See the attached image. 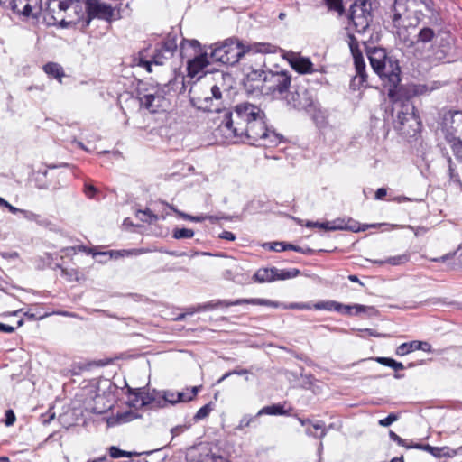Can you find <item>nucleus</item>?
<instances>
[{"instance_id":"f257e3e1","label":"nucleus","mask_w":462,"mask_h":462,"mask_svg":"<svg viewBox=\"0 0 462 462\" xmlns=\"http://www.w3.org/2000/svg\"><path fill=\"white\" fill-rule=\"evenodd\" d=\"M216 135L227 143L247 142L263 147H275L283 139L282 134L267 128L263 111L250 103L238 104L233 112L225 113Z\"/></svg>"},{"instance_id":"f03ea898","label":"nucleus","mask_w":462,"mask_h":462,"mask_svg":"<svg viewBox=\"0 0 462 462\" xmlns=\"http://www.w3.org/2000/svg\"><path fill=\"white\" fill-rule=\"evenodd\" d=\"M396 34L403 42L408 41L409 29H415L424 18L431 25L439 26L441 19L432 0H394L388 13Z\"/></svg>"},{"instance_id":"7ed1b4c3","label":"nucleus","mask_w":462,"mask_h":462,"mask_svg":"<svg viewBox=\"0 0 462 462\" xmlns=\"http://www.w3.org/2000/svg\"><path fill=\"white\" fill-rule=\"evenodd\" d=\"M274 46L270 43H244L237 38H228L212 47L210 58L225 65H235L240 60H252L258 54L273 53Z\"/></svg>"},{"instance_id":"20e7f679","label":"nucleus","mask_w":462,"mask_h":462,"mask_svg":"<svg viewBox=\"0 0 462 462\" xmlns=\"http://www.w3.org/2000/svg\"><path fill=\"white\" fill-rule=\"evenodd\" d=\"M85 16V4L80 0H50L44 20L48 25L67 28L79 23Z\"/></svg>"},{"instance_id":"39448f33","label":"nucleus","mask_w":462,"mask_h":462,"mask_svg":"<svg viewBox=\"0 0 462 462\" xmlns=\"http://www.w3.org/2000/svg\"><path fill=\"white\" fill-rule=\"evenodd\" d=\"M367 56L373 70L382 79H387L390 85L395 88L401 80L398 61L388 56L383 48L369 49Z\"/></svg>"},{"instance_id":"423d86ee","label":"nucleus","mask_w":462,"mask_h":462,"mask_svg":"<svg viewBox=\"0 0 462 462\" xmlns=\"http://www.w3.org/2000/svg\"><path fill=\"white\" fill-rule=\"evenodd\" d=\"M291 81V77L286 70H266L262 85H256L255 88H261L265 95L279 98L289 89Z\"/></svg>"},{"instance_id":"0eeeda50","label":"nucleus","mask_w":462,"mask_h":462,"mask_svg":"<svg viewBox=\"0 0 462 462\" xmlns=\"http://www.w3.org/2000/svg\"><path fill=\"white\" fill-rule=\"evenodd\" d=\"M377 6L375 0H356L350 8L349 28L357 33H364L372 21V11Z\"/></svg>"},{"instance_id":"6e6552de","label":"nucleus","mask_w":462,"mask_h":462,"mask_svg":"<svg viewBox=\"0 0 462 462\" xmlns=\"http://www.w3.org/2000/svg\"><path fill=\"white\" fill-rule=\"evenodd\" d=\"M393 124L394 128L404 135H412L419 131L420 123L415 114V107L409 99L401 103L400 110L397 111Z\"/></svg>"},{"instance_id":"1a4fd4ad","label":"nucleus","mask_w":462,"mask_h":462,"mask_svg":"<svg viewBox=\"0 0 462 462\" xmlns=\"http://www.w3.org/2000/svg\"><path fill=\"white\" fill-rule=\"evenodd\" d=\"M178 79L175 78L173 81L170 80L162 87H157L152 93L143 94L139 97L141 106L144 107L151 113H157L159 111H165L170 106V102L166 95L173 90V85L177 82Z\"/></svg>"},{"instance_id":"9d476101","label":"nucleus","mask_w":462,"mask_h":462,"mask_svg":"<svg viewBox=\"0 0 462 462\" xmlns=\"http://www.w3.org/2000/svg\"><path fill=\"white\" fill-rule=\"evenodd\" d=\"M199 42L196 40H182L180 45V51L182 57L187 55L188 48L194 50L195 57L188 60V75L191 78L199 76V73L209 64L207 53H200Z\"/></svg>"},{"instance_id":"9b49d317","label":"nucleus","mask_w":462,"mask_h":462,"mask_svg":"<svg viewBox=\"0 0 462 462\" xmlns=\"http://www.w3.org/2000/svg\"><path fill=\"white\" fill-rule=\"evenodd\" d=\"M191 102L200 110L211 113L220 112L223 106L222 93L219 88L214 85L210 89V96L197 97L193 95Z\"/></svg>"},{"instance_id":"f8f14e48","label":"nucleus","mask_w":462,"mask_h":462,"mask_svg":"<svg viewBox=\"0 0 462 462\" xmlns=\"http://www.w3.org/2000/svg\"><path fill=\"white\" fill-rule=\"evenodd\" d=\"M86 8V25H88L93 18L103 19L107 22L116 20V10L110 5L101 3L98 0H87Z\"/></svg>"},{"instance_id":"ddd939ff","label":"nucleus","mask_w":462,"mask_h":462,"mask_svg":"<svg viewBox=\"0 0 462 462\" xmlns=\"http://www.w3.org/2000/svg\"><path fill=\"white\" fill-rule=\"evenodd\" d=\"M285 100L288 106L297 110H307L313 105L312 95L305 88H298L290 92Z\"/></svg>"},{"instance_id":"4468645a","label":"nucleus","mask_w":462,"mask_h":462,"mask_svg":"<svg viewBox=\"0 0 462 462\" xmlns=\"http://www.w3.org/2000/svg\"><path fill=\"white\" fill-rule=\"evenodd\" d=\"M11 8L26 18H38L42 10V0H12Z\"/></svg>"},{"instance_id":"2eb2a0df","label":"nucleus","mask_w":462,"mask_h":462,"mask_svg":"<svg viewBox=\"0 0 462 462\" xmlns=\"http://www.w3.org/2000/svg\"><path fill=\"white\" fill-rule=\"evenodd\" d=\"M242 304H252V305H264L273 308H280L282 307V303L277 301H272L270 300L264 299H239L236 300H217L211 301L205 305L204 309H216V308H227L231 306H237Z\"/></svg>"},{"instance_id":"dca6fc26","label":"nucleus","mask_w":462,"mask_h":462,"mask_svg":"<svg viewBox=\"0 0 462 462\" xmlns=\"http://www.w3.org/2000/svg\"><path fill=\"white\" fill-rule=\"evenodd\" d=\"M422 23H424V25L417 33L415 40L408 37L407 42H404L407 47H412L416 52L424 48L427 44L433 42L437 37V33L432 28L433 25L430 24L429 21H423Z\"/></svg>"},{"instance_id":"f3484780","label":"nucleus","mask_w":462,"mask_h":462,"mask_svg":"<svg viewBox=\"0 0 462 462\" xmlns=\"http://www.w3.org/2000/svg\"><path fill=\"white\" fill-rule=\"evenodd\" d=\"M347 42L354 59L356 72V77H358L361 82H365L367 77L365 72V62L362 55V51L359 49L358 41L352 33H348Z\"/></svg>"},{"instance_id":"a211bd4d","label":"nucleus","mask_w":462,"mask_h":462,"mask_svg":"<svg viewBox=\"0 0 462 462\" xmlns=\"http://www.w3.org/2000/svg\"><path fill=\"white\" fill-rule=\"evenodd\" d=\"M442 131L446 132V137L455 136L454 133L460 131L462 127V111H448L444 114L442 123Z\"/></svg>"},{"instance_id":"6ab92c4d","label":"nucleus","mask_w":462,"mask_h":462,"mask_svg":"<svg viewBox=\"0 0 462 462\" xmlns=\"http://www.w3.org/2000/svg\"><path fill=\"white\" fill-rule=\"evenodd\" d=\"M199 388L194 386L190 389H187L186 392H172L167 391L164 392L163 399L165 402L175 404L177 402H189L191 401L198 393Z\"/></svg>"},{"instance_id":"aec40b11","label":"nucleus","mask_w":462,"mask_h":462,"mask_svg":"<svg viewBox=\"0 0 462 462\" xmlns=\"http://www.w3.org/2000/svg\"><path fill=\"white\" fill-rule=\"evenodd\" d=\"M331 229L335 230H349L352 232L365 231L368 227H374L375 225H365L363 227L360 226L359 223L350 217L348 218H337L331 221Z\"/></svg>"},{"instance_id":"412c9836","label":"nucleus","mask_w":462,"mask_h":462,"mask_svg":"<svg viewBox=\"0 0 462 462\" xmlns=\"http://www.w3.org/2000/svg\"><path fill=\"white\" fill-rule=\"evenodd\" d=\"M152 51L150 48H144L138 51L133 56L132 65L141 67L146 69L147 72L151 73L152 70Z\"/></svg>"},{"instance_id":"4be33fe9","label":"nucleus","mask_w":462,"mask_h":462,"mask_svg":"<svg viewBox=\"0 0 462 462\" xmlns=\"http://www.w3.org/2000/svg\"><path fill=\"white\" fill-rule=\"evenodd\" d=\"M423 350L425 352H431V346L425 341H411L401 344L396 349V355L405 356L415 350Z\"/></svg>"},{"instance_id":"5701e85b","label":"nucleus","mask_w":462,"mask_h":462,"mask_svg":"<svg viewBox=\"0 0 462 462\" xmlns=\"http://www.w3.org/2000/svg\"><path fill=\"white\" fill-rule=\"evenodd\" d=\"M275 275H277V268H260L254 274V279L257 282H272L275 281Z\"/></svg>"},{"instance_id":"b1692460","label":"nucleus","mask_w":462,"mask_h":462,"mask_svg":"<svg viewBox=\"0 0 462 462\" xmlns=\"http://www.w3.org/2000/svg\"><path fill=\"white\" fill-rule=\"evenodd\" d=\"M293 69L301 74L311 73L313 64L308 58L298 57L291 60Z\"/></svg>"},{"instance_id":"393cba45","label":"nucleus","mask_w":462,"mask_h":462,"mask_svg":"<svg viewBox=\"0 0 462 462\" xmlns=\"http://www.w3.org/2000/svg\"><path fill=\"white\" fill-rule=\"evenodd\" d=\"M289 411L285 409V403H277L273 404L269 406H265L259 410V411L256 413V416H262V415H272V416H277V415H286Z\"/></svg>"},{"instance_id":"a878e982","label":"nucleus","mask_w":462,"mask_h":462,"mask_svg":"<svg viewBox=\"0 0 462 462\" xmlns=\"http://www.w3.org/2000/svg\"><path fill=\"white\" fill-rule=\"evenodd\" d=\"M43 70L47 75L59 79L60 82L65 75L62 67L56 62H48L43 66Z\"/></svg>"},{"instance_id":"bb28decb","label":"nucleus","mask_w":462,"mask_h":462,"mask_svg":"<svg viewBox=\"0 0 462 462\" xmlns=\"http://www.w3.org/2000/svg\"><path fill=\"white\" fill-rule=\"evenodd\" d=\"M410 258H411V254L409 253H404L402 254H399L396 256L388 257L385 260L375 261L374 263L377 264L388 263L393 266H398V265H402V264H405L406 263H408L410 261Z\"/></svg>"},{"instance_id":"cd10ccee","label":"nucleus","mask_w":462,"mask_h":462,"mask_svg":"<svg viewBox=\"0 0 462 462\" xmlns=\"http://www.w3.org/2000/svg\"><path fill=\"white\" fill-rule=\"evenodd\" d=\"M178 47L177 41L175 37L169 36L159 48L162 51H163L162 56L166 59H170L174 51H176Z\"/></svg>"},{"instance_id":"c85d7f7f","label":"nucleus","mask_w":462,"mask_h":462,"mask_svg":"<svg viewBox=\"0 0 462 462\" xmlns=\"http://www.w3.org/2000/svg\"><path fill=\"white\" fill-rule=\"evenodd\" d=\"M244 74L247 81H257L262 85L263 78L266 70H261L258 68L247 67L244 68Z\"/></svg>"},{"instance_id":"c756f323","label":"nucleus","mask_w":462,"mask_h":462,"mask_svg":"<svg viewBox=\"0 0 462 462\" xmlns=\"http://www.w3.org/2000/svg\"><path fill=\"white\" fill-rule=\"evenodd\" d=\"M447 141L450 144V148L455 155V157L462 162V140L460 138H457L456 136L449 135L447 136Z\"/></svg>"},{"instance_id":"7c9ffc66","label":"nucleus","mask_w":462,"mask_h":462,"mask_svg":"<svg viewBox=\"0 0 462 462\" xmlns=\"http://www.w3.org/2000/svg\"><path fill=\"white\" fill-rule=\"evenodd\" d=\"M314 308L316 310H335L337 312L342 311V303L334 301V300H328V301H322L319 302L314 305Z\"/></svg>"},{"instance_id":"2f4dec72","label":"nucleus","mask_w":462,"mask_h":462,"mask_svg":"<svg viewBox=\"0 0 462 462\" xmlns=\"http://www.w3.org/2000/svg\"><path fill=\"white\" fill-rule=\"evenodd\" d=\"M431 455L435 457H453L457 455V451L449 448L448 447H434Z\"/></svg>"},{"instance_id":"473e14b6","label":"nucleus","mask_w":462,"mask_h":462,"mask_svg":"<svg viewBox=\"0 0 462 462\" xmlns=\"http://www.w3.org/2000/svg\"><path fill=\"white\" fill-rule=\"evenodd\" d=\"M171 208L173 209L181 218H183L185 220H189L192 222H202L207 219L213 221L215 219L212 216H208V215L191 216V215L183 213L181 211H179L173 208Z\"/></svg>"},{"instance_id":"72a5a7b5","label":"nucleus","mask_w":462,"mask_h":462,"mask_svg":"<svg viewBox=\"0 0 462 462\" xmlns=\"http://www.w3.org/2000/svg\"><path fill=\"white\" fill-rule=\"evenodd\" d=\"M375 360L377 363H379L383 365H385V366H389V367L394 369L395 371L404 369V366L401 362H397L394 359L390 358V357H377Z\"/></svg>"},{"instance_id":"f704fd0d","label":"nucleus","mask_w":462,"mask_h":462,"mask_svg":"<svg viewBox=\"0 0 462 462\" xmlns=\"http://www.w3.org/2000/svg\"><path fill=\"white\" fill-rule=\"evenodd\" d=\"M369 309H372V308L365 306V305H361V304H354V305H344V304H342V311H341V313H344V314H346V315H351V314H353L351 310H355L354 314L357 315V314H359L361 312L366 311Z\"/></svg>"},{"instance_id":"c9c22d12","label":"nucleus","mask_w":462,"mask_h":462,"mask_svg":"<svg viewBox=\"0 0 462 462\" xmlns=\"http://www.w3.org/2000/svg\"><path fill=\"white\" fill-rule=\"evenodd\" d=\"M136 217L143 222L153 223L158 219V217L154 215L150 209L146 210H138L136 212Z\"/></svg>"},{"instance_id":"e433bc0d","label":"nucleus","mask_w":462,"mask_h":462,"mask_svg":"<svg viewBox=\"0 0 462 462\" xmlns=\"http://www.w3.org/2000/svg\"><path fill=\"white\" fill-rule=\"evenodd\" d=\"M299 273H300V271L298 269H291V270L277 269V275H275V281L294 278V277L298 276Z\"/></svg>"},{"instance_id":"4c0bfd02","label":"nucleus","mask_w":462,"mask_h":462,"mask_svg":"<svg viewBox=\"0 0 462 462\" xmlns=\"http://www.w3.org/2000/svg\"><path fill=\"white\" fill-rule=\"evenodd\" d=\"M213 406L214 405L212 402H208L205 404L203 407H201L194 415V420L198 421L208 417L209 413L213 411Z\"/></svg>"},{"instance_id":"58836bf2","label":"nucleus","mask_w":462,"mask_h":462,"mask_svg":"<svg viewBox=\"0 0 462 462\" xmlns=\"http://www.w3.org/2000/svg\"><path fill=\"white\" fill-rule=\"evenodd\" d=\"M172 236L175 239L191 238L194 236V231L189 228H176L173 230Z\"/></svg>"},{"instance_id":"ea45409f","label":"nucleus","mask_w":462,"mask_h":462,"mask_svg":"<svg viewBox=\"0 0 462 462\" xmlns=\"http://www.w3.org/2000/svg\"><path fill=\"white\" fill-rule=\"evenodd\" d=\"M61 269V273L63 276H65L67 278L68 281L69 282H74V281H79L81 279V276L79 273L78 270L76 269H67V268H60Z\"/></svg>"},{"instance_id":"a19ab883","label":"nucleus","mask_w":462,"mask_h":462,"mask_svg":"<svg viewBox=\"0 0 462 462\" xmlns=\"http://www.w3.org/2000/svg\"><path fill=\"white\" fill-rule=\"evenodd\" d=\"M328 8L341 14L344 11L342 0H325Z\"/></svg>"},{"instance_id":"79ce46f5","label":"nucleus","mask_w":462,"mask_h":462,"mask_svg":"<svg viewBox=\"0 0 462 462\" xmlns=\"http://www.w3.org/2000/svg\"><path fill=\"white\" fill-rule=\"evenodd\" d=\"M163 51H162L160 49L155 50L152 52V65H162L164 62V60H167L162 56Z\"/></svg>"},{"instance_id":"37998d69","label":"nucleus","mask_w":462,"mask_h":462,"mask_svg":"<svg viewBox=\"0 0 462 462\" xmlns=\"http://www.w3.org/2000/svg\"><path fill=\"white\" fill-rule=\"evenodd\" d=\"M256 415L254 417L245 415L239 421V424L237 426V429L242 430L245 428L249 427L256 419Z\"/></svg>"},{"instance_id":"c03bdc74","label":"nucleus","mask_w":462,"mask_h":462,"mask_svg":"<svg viewBox=\"0 0 462 462\" xmlns=\"http://www.w3.org/2000/svg\"><path fill=\"white\" fill-rule=\"evenodd\" d=\"M398 415L395 413H390L386 418L382 419L378 421L379 425L382 427H388L394 421L398 420Z\"/></svg>"},{"instance_id":"a18cd8bd","label":"nucleus","mask_w":462,"mask_h":462,"mask_svg":"<svg viewBox=\"0 0 462 462\" xmlns=\"http://www.w3.org/2000/svg\"><path fill=\"white\" fill-rule=\"evenodd\" d=\"M448 172H449L450 179L456 182H460L458 174L455 172V169L453 167V162L450 157L448 158Z\"/></svg>"},{"instance_id":"49530a36","label":"nucleus","mask_w":462,"mask_h":462,"mask_svg":"<svg viewBox=\"0 0 462 462\" xmlns=\"http://www.w3.org/2000/svg\"><path fill=\"white\" fill-rule=\"evenodd\" d=\"M109 455L113 458H119L124 457V450H121L119 448L116 446H112L109 448Z\"/></svg>"},{"instance_id":"de8ad7c7","label":"nucleus","mask_w":462,"mask_h":462,"mask_svg":"<svg viewBox=\"0 0 462 462\" xmlns=\"http://www.w3.org/2000/svg\"><path fill=\"white\" fill-rule=\"evenodd\" d=\"M389 437L390 439L397 443L399 446H406V439H402L400 436H398L395 432L390 430L389 431Z\"/></svg>"},{"instance_id":"09e8293b","label":"nucleus","mask_w":462,"mask_h":462,"mask_svg":"<svg viewBox=\"0 0 462 462\" xmlns=\"http://www.w3.org/2000/svg\"><path fill=\"white\" fill-rule=\"evenodd\" d=\"M283 309H299V310H310V306L308 303H291L290 305H282Z\"/></svg>"},{"instance_id":"8fccbe9b","label":"nucleus","mask_w":462,"mask_h":462,"mask_svg":"<svg viewBox=\"0 0 462 462\" xmlns=\"http://www.w3.org/2000/svg\"><path fill=\"white\" fill-rule=\"evenodd\" d=\"M15 421V415L12 410H7L5 411V425L11 426Z\"/></svg>"},{"instance_id":"3c124183","label":"nucleus","mask_w":462,"mask_h":462,"mask_svg":"<svg viewBox=\"0 0 462 462\" xmlns=\"http://www.w3.org/2000/svg\"><path fill=\"white\" fill-rule=\"evenodd\" d=\"M0 206L5 207L9 209L10 212L15 214L17 212H22L21 209L12 206L10 203H8L6 200H5L3 198L0 197Z\"/></svg>"},{"instance_id":"603ef678","label":"nucleus","mask_w":462,"mask_h":462,"mask_svg":"<svg viewBox=\"0 0 462 462\" xmlns=\"http://www.w3.org/2000/svg\"><path fill=\"white\" fill-rule=\"evenodd\" d=\"M144 251L143 250H132V251H123V252H120V251H116V252H110L111 255L116 254H118V255H125V254H142L143 253Z\"/></svg>"},{"instance_id":"864d4df0","label":"nucleus","mask_w":462,"mask_h":462,"mask_svg":"<svg viewBox=\"0 0 462 462\" xmlns=\"http://www.w3.org/2000/svg\"><path fill=\"white\" fill-rule=\"evenodd\" d=\"M219 237L228 241H234L236 239L235 234L230 231H224L219 235Z\"/></svg>"},{"instance_id":"5fc2aeb1","label":"nucleus","mask_w":462,"mask_h":462,"mask_svg":"<svg viewBox=\"0 0 462 462\" xmlns=\"http://www.w3.org/2000/svg\"><path fill=\"white\" fill-rule=\"evenodd\" d=\"M270 248L273 251L282 252L287 250V245L283 243H274Z\"/></svg>"},{"instance_id":"6e6d98bb","label":"nucleus","mask_w":462,"mask_h":462,"mask_svg":"<svg viewBox=\"0 0 462 462\" xmlns=\"http://www.w3.org/2000/svg\"><path fill=\"white\" fill-rule=\"evenodd\" d=\"M15 328L12 326L0 323V331L5 333H13Z\"/></svg>"},{"instance_id":"4d7b16f0","label":"nucleus","mask_w":462,"mask_h":462,"mask_svg":"<svg viewBox=\"0 0 462 462\" xmlns=\"http://www.w3.org/2000/svg\"><path fill=\"white\" fill-rule=\"evenodd\" d=\"M96 191L97 190H96L95 187H93L91 185H87L85 188V193L88 198H93Z\"/></svg>"},{"instance_id":"13d9d810","label":"nucleus","mask_w":462,"mask_h":462,"mask_svg":"<svg viewBox=\"0 0 462 462\" xmlns=\"http://www.w3.org/2000/svg\"><path fill=\"white\" fill-rule=\"evenodd\" d=\"M387 194V190L384 188H380L375 192V199H383Z\"/></svg>"},{"instance_id":"bf43d9fd","label":"nucleus","mask_w":462,"mask_h":462,"mask_svg":"<svg viewBox=\"0 0 462 462\" xmlns=\"http://www.w3.org/2000/svg\"><path fill=\"white\" fill-rule=\"evenodd\" d=\"M332 226H332V222L331 221H327V222L319 223V228H322V229H325V230L334 231V229L330 228Z\"/></svg>"},{"instance_id":"052dcab7","label":"nucleus","mask_w":462,"mask_h":462,"mask_svg":"<svg viewBox=\"0 0 462 462\" xmlns=\"http://www.w3.org/2000/svg\"><path fill=\"white\" fill-rule=\"evenodd\" d=\"M312 427L316 430H320L322 428L325 427V423L321 420H318L314 423H311Z\"/></svg>"},{"instance_id":"680f3d73","label":"nucleus","mask_w":462,"mask_h":462,"mask_svg":"<svg viewBox=\"0 0 462 462\" xmlns=\"http://www.w3.org/2000/svg\"><path fill=\"white\" fill-rule=\"evenodd\" d=\"M224 277L228 280H234L235 276L233 275L232 270L228 269L224 272Z\"/></svg>"},{"instance_id":"e2e57ef3","label":"nucleus","mask_w":462,"mask_h":462,"mask_svg":"<svg viewBox=\"0 0 462 462\" xmlns=\"http://www.w3.org/2000/svg\"><path fill=\"white\" fill-rule=\"evenodd\" d=\"M288 249L305 254V251H303L302 248L293 245L287 244V250Z\"/></svg>"},{"instance_id":"0e129e2a","label":"nucleus","mask_w":462,"mask_h":462,"mask_svg":"<svg viewBox=\"0 0 462 462\" xmlns=\"http://www.w3.org/2000/svg\"><path fill=\"white\" fill-rule=\"evenodd\" d=\"M422 445L423 444H419V443H416V444H408L406 442V446H404L405 448H416V449H422Z\"/></svg>"},{"instance_id":"69168bd1","label":"nucleus","mask_w":462,"mask_h":462,"mask_svg":"<svg viewBox=\"0 0 462 462\" xmlns=\"http://www.w3.org/2000/svg\"><path fill=\"white\" fill-rule=\"evenodd\" d=\"M59 314L65 316V317L79 318V316L76 313L69 312V311H61V312H59Z\"/></svg>"},{"instance_id":"338daca9","label":"nucleus","mask_w":462,"mask_h":462,"mask_svg":"<svg viewBox=\"0 0 462 462\" xmlns=\"http://www.w3.org/2000/svg\"><path fill=\"white\" fill-rule=\"evenodd\" d=\"M109 407H110V406H108V408H109ZM106 409H107V407L99 408V407H97V406H95V407H93V408H92L93 411H94L95 413H98V414L103 413Z\"/></svg>"},{"instance_id":"774afa93","label":"nucleus","mask_w":462,"mask_h":462,"mask_svg":"<svg viewBox=\"0 0 462 462\" xmlns=\"http://www.w3.org/2000/svg\"><path fill=\"white\" fill-rule=\"evenodd\" d=\"M298 420L302 426H306L312 423L310 419H301L299 417Z\"/></svg>"}]
</instances>
